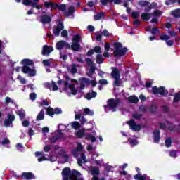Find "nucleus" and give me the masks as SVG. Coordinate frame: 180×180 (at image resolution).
Wrapping results in <instances>:
<instances>
[{"label": "nucleus", "instance_id": "nucleus-1", "mask_svg": "<svg viewBox=\"0 0 180 180\" xmlns=\"http://www.w3.org/2000/svg\"><path fill=\"white\" fill-rule=\"evenodd\" d=\"M81 172L70 167H65L62 171V180H85L82 177Z\"/></svg>", "mask_w": 180, "mask_h": 180}, {"label": "nucleus", "instance_id": "nucleus-2", "mask_svg": "<svg viewBox=\"0 0 180 180\" xmlns=\"http://www.w3.org/2000/svg\"><path fill=\"white\" fill-rule=\"evenodd\" d=\"M21 64L24 65L22 68L23 74H28L29 77H34L36 75V70L30 68V65H33L34 62L31 59H23Z\"/></svg>", "mask_w": 180, "mask_h": 180}, {"label": "nucleus", "instance_id": "nucleus-3", "mask_svg": "<svg viewBox=\"0 0 180 180\" xmlns=\"http://www.w3.org/2000/svg\"><path fill=\"white\" fill-rule=\"evenodd\" d=\"M122 103V101L120 98H110L107 101V105H104V109H109L112 112H116L117 110V106Z\"/></svg>", "mask_w": 180, "mask_h": 180}, {"label": "nucleus", "instance_id": "nucleus-4", "mask_svg": "<svg viewBox=\"0 0 180 180\" xmlns=\"http://www.w3.org/2000/svg\"><path fill=\"white\" fill-rule=\"evenodd\" d=\"M114 47H115V51H114V55L115 57H124V56H126V53H127V48L123 47V44L120 42H115L114 43Z\"/></svg>", "mask_w": 180, "mask_h": 180}, {"label": "nucleus", "instance_id": "nucleus-5", "mask_svg": "<svg viewBox=\"0 0 180 180\" xmlns=\"http://www.w3.org/2000/svg\"><path fill=\"white\" fill-rule=\"evenodd\" d=\"M111 77L115 79L114 85L115 86H120L122 85V80L120 79V72L117 70V68L112 67L111 68Z\"/></svg>", "mask_w": 180, "mask_h": 180}, {"label": "nucleus", "instance_id": "nucleus-6", "mask_svg": "<svg viewBox=\"0 0 180 180\" xmlns=\"http://www.w3.org/2000/svg\"><path fill=\"white\" fill-rule=\"evenodd\" d=\"M152 92L153 95L160 94L161 96H167L168 95V90L165 89L164 86H160L159 88L157 86H155L152 88Z\"/></svg>", "mask_w": 180, "mask_h": 180}, {"label": "nucleus", "instance_id": "nucleus-7", "mask_svg": "<svg viewBox=\"0 0 180 180\" xmlns=\"http://www.w3.org/2000/svg\"><path fill=\"white\" fill-rule=\"evenodd\" d=\"M56 50L60 51L63 50V49H65L66 50H71V45L64 40H60L56 43Z\"/></svg>", "mask_w": 180, "mask_h": 180}, {"label": "nucleus", "instance_id": "nucleus-8", "mask_svg": "<svg viewBox=\"0 0 180 180\" xmlns=\"http://www.w3.org/2000/svg\"><path fill=\"white\" fill-rule=\"evenodd\" d=\"M61 30H64V24L63 23V22H61V20H59L57 26L55 27V29L53 30V33L54 36H56V37H58V36H60V32H61Z\"/></svg>", "mask_w": 180, "mask_h": 180}, {"label": "nucleus", "instance_id": "nucleus-9", "mask_svg": "<svg viewBox=\"0 0 180 180\" xmlns=\"http://www.w3.org/2000/svg\"><path fill=\"white\" fill-rule=\"evenodd\" d=\"M15 117L14 115L12 114H8L7 115V119L4 120V126L5 127H10L11 124L15 122Z\"/></svg>", "mask_w": 180, "mask_h": 180}, {"label": "nucleus", "instance_id": "nucleus-10", "mask_svg": "<svg viewBox=\"0 0 180 180\" xmlns=\"http://www.w3.org/2000/svg\"><path fill=\"white\" fill-rule=\"evenodd\" d=\"M127 124L129 126L130 129L134 131H140V130H141V126H140V124H137L134 120H130L128 121Z\"/></svg>", "mask_w": 180, "mask_h": 180}, {"label": "nucleus", "instance_id": "nucleus-11", "mask_svg": "<svg viewBox=\"0 0 180 180\" xmlns=\"http://www.w3.org/2000/svg\"><path fill=\"white\" fill-rule=\"evenodd\" d=\"M52 51H54V48L53 46H50L48 45H44L42 47V56H50V53H52Z\"/></svg>", "mask_w": 180, "mask_h": 180}, {"label": "nucleus", "instance_id": "nucleus-12", "mask_svg": "<svg viewBox=\"0 0 180 180\" xmlns=\"http://www.w3.org/2000/svg\"><path fill=\"white\" fill-rule=\"evenodd\" d=\"M40 22L43 25H49V23H51V17L47 15H42L40 17Z\"/></svg>", "mask_w": 180, "mask_h": 180}, {"label": "nucleus", "instance_id": "nucleus-13", "mask_svg": "<svg viewBox=\"0 0 180 180\" xmlns=\"http://www.w3.org/2000/svg\"><path fill=\"white\" fill-rule=\"evenodd\" d=\"M153 140L154 143L158 144L160 143V140H161V132L160 129H155L153 131Z\"/></svg>", "mask_w": 180, "mask_h": 180}, {"label": "nucleus", "instance_id": "nucleus-14", "mask_svg": "<svg viewBox=\"0 0 180 180\" xmlns=\"http://www.w3.org/2000/svg\"><path fill=\"white\" fill-rule=\"evenodd\" d=\"M34 174L32 172H22L21 175V179H26V180H30V179H35Z\"/></svg>", "mask_w": 180, "mask_h": 180}, {"label": "nucleus", "instance_id": "nucleus-15", "mask_svg": "<svg viewBox=\"0 0 180 180\" xmlns=\"http://www.w3.org/2000/svg\"><path fill=\"white\" fill-rule=\"evenodd\" d=\"M101 5L106 6L108 4H112L114 2L115 5H119L122 3V0H100Z\"/></svg>", "mask_w": 180, "mask_h": 180}, {"label": "nucleus", "instance_id": "nucleus-16", "mask_svg": "<svg viewBox=\"0 0 180 180\" xmlns=\"http://www.w3.org/2000/svg\"><path fill=\"white\" fill-rule=\"evenodd\" d=\"M56 3H54L53 1H45L44 3V6L46 9H49V8H51L53 11H56Z\"/></svg>", "mask_w": 180, "mask_h": 180}, {"label": "nucleus", "instance_id": "nucleus-17", "mask_svg": "<svg viewBox=\"0 0 180 180\" xmlns=\"http://www.w3.org/2000/svg\"><path fill=\"white\" fill-rule=\"evenodd\" d=\"M70 49L75 52L79 51V50H81V44L72 42L70 46Z\"/></svg>", "mask_w": 180, "mask_h": 180}, {"label": "nucleus", "instance_id": "nucleus-18", "mask_svg": "<svg viewBox=\"0 0 180 180\" xmlns=\"http://www.w3.org/2000/svg\"><path fill=\"white\" fill-rule=\"evenodd\" d=\"M141 19H142V20H143L144 22H148V20H150V19H151V13H143L141 15Z\"/></svg>", "mask_w": 180, "mask_h": 180}, {"label": "nucleus", "instance_id": "nucleus-19", "mask_svg": "<svg viewBox=\"0 0 180 180\" xmlns=\"http://www.w3.org/2000/svg\"><path fill=\"white\" fill-rule=\"evenodd\" d=\"M40 155H42V157L38 158L39 162H41V161H47V158H46V156H44V153L39 151L35 152L36 157H40Z\"/></svg>", "mask_w": 180, "mask_h": 180}, {"label": "nucleus", "instance_id": "nucleus-20", "mask_svg": "<svg viewBox=\"0 0 180 180\" xmlns=\"http://www.w3.org/2000/svg\"><path fill=\"white\" fill-rule=\"evenodd\" d=\"M74 12H75V7L70 6L68 8V11L65 12L64 15L66 18H68L71 15H73Z\"/></svg>", "mask_w": 180, "mask_h": 180}, {"label": "nucleus", "instance_id": "nucleus-21", "mask_svg": "<svg viewBox=\"0 0 180 180\" xmlns=\"http://www.w3.org/2000/svg\"><path fill=\"white\" fill-rule=\"evenodd\" d=\"M61 11L62 12H65L67 11V5L65 4H58L56 3L55 6V11L56 10Z\"/></svg>", "mask_w": 180, "mask_h": 180}, {"label": "nucleus", "instance_id": "nucleus-22", "mask_svg": "<svg viewBox=\"0 0 180 180\" xmlns=\"http://www.w3.org/2000/svg\"><path fill=\"white\" fill-rule=\"evenodd\" d=\"M83 80L84 81L85 84H87L88 85H89V84H91V86H93V88H95V86H96V85L98 84L96 81L90 80L86 77H83Z\"/></svg>", "mask_w": 180, "mask_h": 180}, {"label": "nucleus", "instance_id": "nucleus-23", "mask_svg": "<svg viewBox=\"0 0 180 180\" xmlns=\"http://www.w3.org/2000/svg\"><path fill=\"white\" fill-rule=\"evenodd\" d=\"M96 95H98V93H96V91H92V92H89L86 94V99H87L88 101H91V99L92 98H96Z\"/></svg>", "mask_w": 180, "mask_h": 180}, {"label": "nucleus", "instance_id": "nucleus-24", "mask_svg": "<svg viewBox=\"0 0 180 180\" xmlns=\"http://www.w3.org/2000/svg\"><path fill=\"white\" fill-rule=\"evenodd\" d=\"M170 15L174 16L175 19L180 18V8H177L171 11Z\"/></svg>", "mask_w": 180, "mask_h": 180}, {"label": "nucleus", "instance_id": "nucleus-25", "mask_svg": "<svg viewBox=\"0 0 180 180\" xmlns=\"http://www.w3.org/2000/svg\"><path fill=\"white\" fill-rule=\"evenodd\" d=\"M61 139H63V136L60 135H55L49 139V141L50 143H52L53 144H54L58 141V140H60Z\"/></svg>", "mask_w": 180, "mask_h": 180}, {"label": "nucleus", "instance_id": "nucleus-26", "mask_svg": "<svg viewBox=\"0 0 180 180\" xmlns=\"http://www.w3.org/2000/svg\"><path fill=\"white\" fill-rule=\"evenodd\" d=\"M128 101L130 103H139V98L136 96H129Z\"/></svg>", "mask_w": 180, "mask_h": 180}, {"label": "nucleus", "instance_id": "nucleus-27", "mask_svg": "<svg viewBox=\"0 0 180 180\" xmlns=\"http://www.w3.org/2000/svg\"><path fill=\"white\" fill-rule=\"evenodd\" d=\"M106 15H105V13L100 12L94 15V20H101L103 18H105Z\"/></svg>", "mask_w": 180, "mask_h": 180}, {"label": "nucleus", "instance_id": "nucleus-28", "mask_svg": "<svg viewBox=\"0 0 180 180\" xmlns=\"http://www.w3.org/2000/svg\"><path fill=\"white\" fill-rule=\"evenodd\" d=\"M138 5H139V6H141V8H144L150 5V1L146 0H139L138 1Z\"/></svg>", "mask_w": 180, "mask_h": 180}, {"label": "nucleus", "instance_id": "nucleus-29", "mask_svg": "<svg viewBox=\"0 0 180 180\" xmlns=\"http://www.w3.org/2000/svg\"><path fill=\"white\" fill-rule=\"evenodd\" d=\"M69 89H70L72 95H77V94H78V90L75 89V85L74 84H70L69 85Z\"/></svg>", "mask_w": 180, "mask_h": 180}, {"label": "nucleus", "instance_id": "nucleus-30", "mask_svg": "<svg viewBox=\"0 0 180 180\" xmlns=\"http://www.w3.org/2000/svg\"><path fill=\"white\" fill-rule=\"evenodd\" d=\"M60 155H63L65 162H68V161H70V156L67 155V153L64 150H62L60 152Z\"/></svg>", "mask_w": 180, "mask_h": 180}, {"label": "nucleus", "instance_id": "nucleus-31", "mask_svg": "<svg viewBox=\"0 0 180 180\" xmlns=\"http://www.w3.org/2000/svg\"><path fill=\"white\" fill-rule=\"evenodd\" d=\"M44 120V110L42 109L37 115L36 120H37V122H40V120Z\"/></svg>", "mask_w": 180, "mask_h": 180}, {"label": "nucleus", "instance_id": "nucleus-32", "mask_svg": "<svg viewBox=\"0 0 180 180\" xmlns=\"http://www.w3.org/2000/svg\"><path fill=\"white\" fill-rule=\"evenodd\" d=\"M16 113L20 117V120H23L26 116V113L24 110H18Z\"/></svg>", "mask_w": 180, "mask_h": 180}, {"label": "nucleus", "instance_id": "nucleus-33", "mask_svg": "<svg viewBox=\"0 0 180 180\" xmlns=\"http://www.w3.org/2000/svg\"><path fill=\"white\" fill-rule=\"evenodd\" d=\"M82 40V39L81 38V35H79V34L73 36L72 39V43H79Z\"/></svg>", "mask_w": 180, "mask_h": 180}, {"label": "nucleus", "instance_id": "nucleus-34", "mask_svg": "<svg viewBox=\"0 0 180 180\" xmlns=\"http://www.w3.org/2000/svg\"><path fill=\"white\" fill-rule=\"evenodd\" d=\"M84 136H85V131L83 129H79L76 132V137H77V139H82Z\"/></svg>", "mask_w": 180, "mask_h": 180}, {"label": "nucleus", "instance_id": "nucleus-35", "mask_svg": "<svg viewBox=\"0 0 180 180\" xmlns=\"http://www.w3.org/2000/svg\"><path fill=\"white\" fill-rule=\"evenodd\" d=\"M96 64H103V57H102L101 54H97L96 57Z\"/></svg>", "mask_w": 180, "mask_h": 180}, {"label": "nucleus", "instance_id": "nucleus-36", "mask_svg": "<svg viewBox=\"0 0 180 180\" xmlns=\"http://www.w3.org/2000/svg\"><path fill=\"white\" fill-rule=\"evenodd\" d=\"M72 127L75 130H79L81 129V124L77 121L72 122Z\"/></svg>", "mask_w": 180, "mask_h": 180}, {"label": "nucleus", "instance_id": "nucleus-37", "mask_svg": "<svg viewBox=\"0 0 180 180\" xmlns=\"http://www.w3.org/2000/svg\"><path fill=\"white\" fill-rule=\"evenodd\" d=\"M46 115L48 116H51V117H53L54 116V108L51 107H49L46 108Z\"/></svg>", "mask_w": 180, "mask_h": 180}, {"label": "nucleus", "instance_id": "nucleus-38", "mask_svg": "<svg viewBox=\"0 0 180 180\" xmlns=\"http://www.w3.org/2000/svg\"><path fill=\"white\" fill-rule=\"evenodd\" d=\"M148 110L150 113H155V112H157V105L156 104L151 105L148 108Z\"/></svg>", "mask_w": 180, "mask_h": 180}, {"label": "nucleus", "instance_id": "nucleus-39", "mask_svg": "<svg viewBox=\"0 0 180 180\" xmlns=\"http://www.w3.org/2000/svg\"><path fill=\"white\" fill-rule=\"evenodd\" d=\"M165 144L167 148H169V147H171V144H172V139H171V137L167 138L165 141Z\"/></svg>", "mask_w": 180, "mask_h": 180}, {"label": "nucleus", "instance_id": "nucleus-40", "mask_svg": "<svg viewBox=\"0 0 180 180\" xmlns=\"http://www.w3.org/2000/svg\"><path fill=\"white\" fill-rule=\"evenodd\" d=\"M86 139L87 140H91V143H95V141H96V138L94 136H92V134H87L86 136Z\"/></svg>", "mask_w": 180, "mask_h": 180}, {"label": "nucleus", "instance_id": "nucleus-41", "mask_svg": "<svg viewBox=\"0 0 180 180\" xmlns=\"http://www.w3.org/2000/svg\"><path fill=\"white\" fill-rule=\"evenodd\" d=\"M179 101H180V93L179 92L174 94L173 102L174 103H178Z\"/></svg>", "mask_w": 180, "mask_h": 180}, {"label": "nucleus", "instance_id": "nucleus-42", "mask_svg": "<svg viewBox=\"0 0 180 180\" xmlns=\"http://www.w3.org/2000/svg\"><path fill=\"white\" fill-rule=\"evenodd\" d=\"M84 115H88L89 116H94V111L91 110L89 108L84 109Z\"/></svg>", "mask_w": 180, "mask_h": 180}, {"label": "nucleus", "instance_id": "nucleus-43", "mask_svg": "<svg viewBox=\"0 0 180 180\" xmlns=\"http://www.w3.org/2000/svg\"><path fill=\"white\" fill-rule=\"evenodd\" d=\"M95 70H96V67L91 65L89 69V74L88 75V77H92V74L95 73Z\"/></svg>", "mask_w": 180, "mask_h": 180}, {"label": "nucleus", "instance_id": "nucleus-44", "mask_svg": "<svg viewBox=\"0 0 180 180\" xmlns=\"http://www.w3.org/2000/svg\"><path fill=\"white\" fill-rule=\"evenodd\" d=\"M34 2H33V1H30V0H24L23 1H22V4H23V5H25V6H30L31 7L32 6H33V4H34Z\"/></svg>", "mask_w": 180, "mask_h": 180}, {"label": "nucleus", "instance_id": "nucleus-45", "mask_svg": "<svg viewBox=\"0 0 180 180\" xmlns=\"http://www.w3.org/2000/svg\"><path fill=\"white\" fill-rule=\"evenodd\" d=\"M132 117L135 119V120H140V119L143 117V114L134 113L132 115Z\"/></svg>", "mask_w": 180, "mask_h": 180}, {"label": "nucleus", "instance_id": "nucleus-46", "mask_svg": "<svg viewBox=\"0 0 180 180\" xmlns=\"http://www.w3.org/2000/svg\"><path fill=\"white\" fill-rule=\"evenodd\" d=\"M176 1H178V0H166L165 1V5H167V6H169V5L176 4Z\"/></svg>", "mask_w": 180, "mask_h": 180}, {"label": "nucleus", "instance_id": "nucleus-47", "mask_svg": "<svg viewBox=\"0 0 180 180\" xmlns=\"http://www.w3.org/2000/svg\"><path fill=\"white\" fill-rule=\"evenodd\" d=\"M158 33H160V29L157 27H154L151 30V34L154 36L155 34H158Z\"/></svg>", "mask_w": 180, "mask_h": 180}, {"label": "nucleus", "instance_id": "nucleus-48", "mask_svg": "<svg viewBox=\"0 0 180 180\" xmlns=\"http://www.w3.org/2000/svg\"><path fill=\"white\" fill-rule=\"evenodd\" d=\"M93 50L94 53H97L98 54L102 53V48L100 46H96Z\"/></svg>", "mask_w": 180, "mask_h": 180}, {"label": "nucleus", "instance_id": "nucleus-49", "mask_svg": "<svg viewBox=\"0 0 180 180\" xmlns=\"http://www.w3.org/2000/svg\"><path fill=\"white\" fill-rule=\"evenodd\" d=\"M91 174L93 175H99V174H101V172L99 171V169L97 167H94V169H92L91 170Z\"/></svg>", "mask_w": 180, "mask_h": 180}, {"label": "nucleus", "instance_id": "nucleus-50", "mask_svg": "<svg viewBox=\"0 0 180 180\" xmlns=\"http://www.w3.org/2000/svg\"><path fill=\"white\" fill-rule=\"evenodd\" d=\"M85 61L89 67H91L94 65V61H92L91 58H87Z\"/></svg>", "mask_w": 180, "mask_h": 180}, {"label": "nucleus", "instance_id": "nucleus-51", "mask_svg": "<svg viewBox=\"0 0 180 180\" xmlns=\"http://www.w3.org/2000/svg\"><path fill=\"white\" fill-rule=\"evenodd\" d=\"M139 110L142 113H146L147 112V107H146V105H141L139 108Z\"/></svg>", "mask_w": 180, "mask_h": 180}, {"label": "nucleus", "instance_id": "nucleus-52", "mask_svg": "<svg viewBox=\"0 0 180 180\" xmlns=\"http://www.w3.org/2000/svg\"><path fill=\"white\" fill-rule=\"evenodd\" d=\"M61 113H63V110H61V108H56L55 109H53L54 115H61Z\"/></svg>", "mask_w": 180, "mask_h": 180}, {"label": "nucleus", "instance_id": "nucleus-53", "mask_svg": "<svg viewBox=\"0 0 180 180\" xmlns=\"http://www.w3.org/2000/svg\"><path fill=\"white\" fill-rule=\"evenodd\" d=\"M133 19H139L140 18V14L137 11H133L131 13Z\"/></svg>", "mask_w": 180, "mask_h": 180}, {"label": "nucleus", "instance_id": "nucleus-54", "mask_svg": "<svg viewBox=\"0 0 180 180\" xmlns=\"http://www.w3.org/2000/svg\"><path fill=\"white\" fill-rule=\"evenodd\" d=\"M170 37L169 36L167 35V34H162L160 36V40L167 41V40H169Z\"/></svg>", "mask_w": 180, "mask_h": 180}, {"label": "nucleus", "instance_id": "nucleus-55", "mask_svg": "<svg viewBox=\"0 0 180 180\" xmlns=\"http://www.w3.org/2000/svg\"><path fill=\"white\" fill-rule=\"evenodd\" d=\"M79 89L82 90L85 89V80H84V77L81 79Z\"/></svg>", "mask_w": 180, "mask_h": 180}, {"label": "nucleus", "instance_id": "nucleus-56", "mask_svg": "<svg viewBox=\"0 0 180 180\" xmlns=\"http://www.w3.org/2000/svg\"><path fill=\"white\" fill-rule=\"evenodd\" d=\"M79 151L77 150V149H73L72 150V154L73 155V157H75V158H77V157H78V155H79Z\"/></svg>", "mask_w": 180, "mask_h": 180}, {"label": "nucleus", "instance_id": "nucleus-57", "mask_svg": "<svg viewBox=\"0 0 180 180\" xmlns=\"http://www.w3.org/2000/svg\"><path fill=\"white\" fill-rule=\"evenodd\" d=\"M36 98H37V94H36V93L30 94V99L32 101H35Z\"/></svg>", "mask_w": 180, "mask_h": 180}, {"label": "nucleus", "instance_id": "nucleus-58", "mask_svg": "<svg viewBox=\"0 0 180 180\" xmlns=\"http://www.w3.org/2000/svg\"><path fill=\"white\" fill-rule=\"evenodd\" d=\"M2 146H6V144H11V141L8 138H5L2 142H1Z\"/></svg>", "mask_w": 180, "mask_h": 180}, {"label": "nucleus", "instance_id": "nucleus-59", "mask_svg": "<svg viewBox=\"0 0 180 180\" xmlns=\"http://www.w3.org/2000/svg\"><path fill=\"white\" fill-rule=\"evenodd\" d=\"M162 12L160 10H156L153 12V16H161Z\"/></svg>", "mask_w": 180, "mask_h": 180}, {"label": "nucleus", "instance_id": "nucleus-60", "mask_svg": "<svg viewBox=\"0 0 180 180\" xmlns=\"http://www.w3.org/2000/svg\"><path fill=\"white\" fill-rule=\"evenodd\" d=\"M62 37H68V31L67 30H63L61 32Z\"/></svg>", "mask_w": 180, "mask_h": 180}, {"label": "nucleus", "instance_id": "nucleus-61", "mask_svg": "<svg viewBox=\"0 0 180 180\" xmlns=\"http://www.w3.org/2000/svg\"><path fill=\"white\" fill-rule=\"evenodd\" d=\"M70 71L72 74H77V72H78V70L77 69V67L75 66V65H72Z\"/></svg>", "mask_w": 180, "mask_h": 180}, {"label": "nucleus", "instance_id": "nucleus-62", "mask_svg": "<svg viewBox=\"0 0 180 180\" xmlns=\"http://www.w3.org/2000/svg\"><path fill=\"white\" fill-rule=\"evenodd\" d=\"M52 91H58V86L56 84V82H52Z\"/></svg>", "mask_w": 180, "mask_h": 180}, {"label": "nucleus", "instance_id": "nucleus-63", "mask_svg": "<svg viewBox=\"0 0 180 180\" xmlns=\"http://www.w3.org/2000/svg\"><path fill=\"white\" fill-rule=\"evenodd\" d=\"M169 156L173 157V158H176V150H171L169 152Z\"/></svg>", "mask_w": 180, "mask_h": 180}, {"label": "nucleus", "instance_id": "nucleus-64", "mask_svg": "<svg viewBox=\"0 0 180 180\" xmlns=\"http://www.w3.org/2000/svg\"><path fill=\"white\" fill-rule=\"evenodd\" d=\"M40 6H41V5L37 4V3L34 2V3H32V8H36V9L40 10Z\"/></svg>", "mask_w": 180, "mask_h": 180}]
</instances>
